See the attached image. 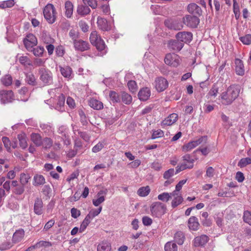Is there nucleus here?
I'll use <instances>...</instances> for the list:
<instances>
[{
  "label": "nucleus",
  "instance_id": "nucleus-1",
  "mask_svg": "<svg viewBox=\"0 0 251 251\" xmlns=\"http://www.w3.org/2000/svg\"><path fill=\"white\" fill-rule=\"evenodd\" d=\"M240 90L241 86L238 84L229 86L220 95L222 103L226 105L231 104L239 96Z\"/></svg>",
  "mask_w": 251,
  "mask_h": 251
},
{
  "label": "nucleus",
  "instance_id": "nucleus-2",
  "mask_svg": "<svg viewBox=\"0 0 251 251\" xmlns=\"http://www.w3.org/2000/svg\"><path fill=\"white\" fill-rule=\"evenodd\" d=\"M57 14L56 9L52 4L48 3L44 8V17L50 24H52L56 21Z\"/></svg>",
  "mask_w": 251,
  "mask_h": 251
},
{
  "label": "nucleus",
  "instance_id": "nucleus-3",
  "mask_svg": "<svg viewBox=\"0 0 251 251\" xmlns=\"http://www.w3.org/2000/svg\"><path fill=\"white\" fill-rule=\"evenodd\" d=\"M165 204L160 202H153L150 206L151 214L155 217H160L166 212Z\"/></svg>",
  "mask_w": 251,
  "mask_h": 251
},
{
  "label": "nucleus",
  "instance_id": "nucleus-4",
  "mask_svg": "<svg viewBox=\"0 0 251 251\" xmlns=\"http://www.w3.org/2000/svg\"><path fill=\"white\" fill-rule=\"evenodd\" d=\"M194 160L189 154H185L182 157V163L176 167V174L187 169H192L194 166Z\"/></svg>",
  "mask_w": 251,
  "mask_h": 251
},
{
  "label": "nucleus",
  "instance_id": "nucleus-5",
  "mask_svg": "<svg viewBox=\"0 0 251 251\" xmlns=\"http://www.w3.org/2000/svg\"><path fill=\"white\" fill-rule=\"evenodd\" d=\"M166 64L173 67H177L181 62L180 57L174 53H167L164 58Z\"/></svg>",
  "mask_w": 251,
  "mask_h": 251
},
{
  "label": "nucleus",
  "instance_id": "nucleus-6",
  "mask_svg": "<svg viewBox=\"0 0 251 251\" xmlns=\"http://www.w3.org/2000/svg\"><path fill=\"white\" fill-rule=\"evenodd\" d=\"M40 75V79L46 84H51L52 83V74L49 70L41 68L39 70Z\"/></svg>",
  "mask_w": 251,
  "mask_h": 251
},
{
  "label": "nucleus",
  "instance_id": "nucleus-7",
  "mask_svg": "<svg viewBox=\"0 0 251 251\" xmlns=\"http://www.w3.org/2000/svg\"><path fill=\"white\" fill-rule=\"evenodd\" d=\"M57 132L61 135L57 138L61 137L65 145L69 146L71 144V141L69 135V129L66 126H60L58 129Z\"/></svg>",
  "mask_w": 251,
  "mask_h": 251
},
{
  "label": "nucleus",
  "instance_id": "nucleus-8",
  "mask_svg": "<svg viewBox=\"0 0 251 251\" xmlns=\"http://www.w3.org/2000/svg\"><path fill=\"white\" fill-rule=\"evenodd\" d=\"M23 42L25 48L28 51L31 50L32 48L37 44V38L32 34H27Z\"/></svg>",
  "mask_w": 251,
  "mask_h": 251
},
{
  "label": "nucleus",
  "instance_id": "nucleus-9",
  "mask_svg": "<svg viewBox=\"0 0 251 251\" xmlns=\"http://www.w3.org/2000/svg\"><path fill=\"white\" fill-rule=\"evenodd\" d=\"M183 23L187 26L196 28L200 23V19L197 16L187 15L183 18Z\"/></svg>",
  "mask_w": 251,
  "mask_h": 251
},
{
  "label": "nucleus",
  "instance_id": "nucleus-10",
  "mask_svg": "<svg viewBox=\"0 0 251 251\" xmlns=\"http://www.w3.org/2000/svg\"><path fill=\"white\" fill-rule=\"evenodd\" d=\"M207 138L206 136H202L199 139L189 142L184 145L182 147V151L184 152L189 151L194 148L201 144L203 142H206Z\"/></svg>",
  "mask_w": 251,
  "mask_h": 251
},
{
  "label": "nucleus",
  "instance_id": "nucleus-11",
  "mask_svg": "<svg viewBox=\"0 0 251 251\" xmlns=\"http://www.w3.org/2000/svg\"><path fill=\"white\" fill-rule=\"evenodd\" d=\"M14 99L13 92L11 90H0V100L2 103L11 102Z\"/></svg>",
  "mask_w": 251,
  "mask_h": 251
},
{
  "label": "nucleus",
  "instance_id": "nucleus-12",
  "mask_svg": "<svg viewBox=\"0 0 251 251\" xmlns=\"http://www.w3.org/2000/svg\"><path fill=\"white\" fill-rule=\"evenodd\" d=\"M176 37V39L181 43H190L193 39V34L190 32L182 31L177 33Z\"/></svg>",
  "mask_w": 251,
  "mask_h": 251
},
{
  "label": "nucleus",
  "instance_id": "nucleus-13",
  "mask_svg": "<svg viewBox=\"0 0 251 251\" xmlns=\"http://www.w3.org/2000/svg\"><path fill=\"white\" fill-rule=\"evenodd\" d=\"M155 87L158 92L164 91L168 86V82L163 77H157L155 80Z\"/></svg>",
  "mask_w": 251,
  "mask_h": 251
},
{
  "label": "nucleus",
  "instance_id": "nucleus-14",
  "mask_svg": "<svg viewBox=\"0 0 251 251\" xmlns=\"http://www.w3.org/2000/svg\"><path fill=\"white\" fill-rule=\"evenodd\" d=\"M178 115L176 113L170 114L167 118L163 120L161 123V126L162 128L166 126H170L175 124L178 119Z\"/></svg>",
  "mask_w": 251,
  "mask_h": 251
},
{
  "label": "nucleus",
  "instance_id": "nucleus-15",
  "mask_svg": "<svg viewBox=\"0 0 251 251\" xmlns=\"http://www.w3.org/2000/svg\"><path fill=\"white\" fill-rule=\"evenodd\" d=\"M208 240V236L203 234L196 237L193 241V244L195 247H204Z\"/></svg>",
  "mask_w": 251,
  "mask_h": 251
},
{
  "label": "nucleus",
  "instance_id": "nucleus-16",
  "mask_svg": "<svg viewBox=\"0 0 251 251\" xmlns=\"http://www.w3.org/2000/svg\"><path fill=\"white\" fill-rule=\"evenodd\" d=\"M74 48L76 50L84 51L90 48V45L87 41L79 39L74 43Z\"/></svg>",
  "mask_w": 251,
  "mask_h": 251
},
{
  "label": "nucleus",
  "instance_id": "nucleus-17",
  "mask_svg": "<svg viewBox=\"0 0 251 251\" xmlns=\"http://www.w3.org/2000/svg\"><path fill=\"white\" fill-rule=\"evenodd\" d=\"M168 48L173 51H179L184 46V43L176 40H170L167 44Z\"/></svg>",
  "mask_w": 251,
  "mask_h": 251
},
{
  "label": "nucleus",
  "instance_id": "nucleus-18",
  "mask_svg": "<svg viewBox=\"0 0 251 251\" xmlns=\"http://www.w3.org/2000/svg\"><path fill=\"white\" fill-rule=\"evenodd\" d=\"M34 212L38 215H40L43 212V202L41 199L36 198L34 204Z\"/></svg>",
  "mask_w": 251,
  "mask_h": 251
},
{
  "label": "nucleus",
  "instance_id": "nucleus-19",
  "mask_svg": "<svg viewBox=\"0 0 251 251\" xmlns=\"http://www.w3.org/2000/svg\"><path fill=\"white\" fill-rule=\"evenodd\" d=\"M139 99L142 101H146L151 96V90L148 87H144L140 89L138 94Z\"/></svg>",
  "mask_w": 251,
  "mask_h": 251
},
{
  "label": "nucleus",
  "instance_id": "nucleus-20",
  "mask_svg": "<svg viewBox=\"0 0 251 251\" xmlns=\"http://www.w3.org/2000/svg\"><path fill=\"white\" fill-rule=\"evenodd\" d=\"M60 72L61 75L65 78L70 79L72 78V73L73 71L72 68L68 66H65L62 67L59 66Z\"/></svg>",
  "mask_w": 251,
  "mask_h": 251
},
{
  "label": "nucleus",
  "instance_id": "nucleus-21",
  "mask_svg": "<svg viewBox=\"0 0 251 251\" xmlns=\"http://www.w3.org/2000/svg\"><path fill=\"white\" fill-rule=\"evenodd\" d=\"M188 226L190 230H197L200 226L198 218L195 216L191 217L188 220Z\"/></svg>",
  "mask_w": 251,
  "mask_h": 251
},
{
  "label": "nucleus",
  "instance_id": "nucleus-22",
  "mask_svg": "<svg viewBox=\"0 0 251 251\" xmlns=\"http://www.w3.org/2000/svg\"><path fill=\"white\" fill-rule=\"evenodd\" d=\"M187 9L189 13L193 14H196L200 16L202 14V10L201 8L194 3L189 4L188 5Z\"/></svg>",
  "mask_w": 251,
  "mask_h": 251
},
{
  "label": "nucleus",
  "instance_id": "nucleus-23",
  "mask_svg": "<svg viewBox=\"0 0 251 251\" xmlns=\"http://www.w3.org/2000/svg\"><path fill=\"white\" fill-rule=\"evenodd\" d=\"M97 24L99 28L103 31H108L110 29L106 20L100 17L97 18Z\"/></svg>",
  "mask_w": 251,
  "mask_h": 251
},
{
  "label": "nucleus",
  "instance_id": "nucleus-24",
  "mask_svg": "<svg viewBox=\"0 0 251 251\" xmlns=\"http://www.w3.org/2000/svg\"><path fill=\"white\" fill-rule=\"evenodd\" d=\"M235 64L236 74L239 75H244L245 70L242 60L239 59H236L235 60Z\"/></svg>",
  "mask_w": 251,
  "mask_h": 251
},
{
  "label": "nucleus",
  "instance_id": "nucleus-25",
  "mask_svg": "<svg viewBox=\"0 0 251 251\" xmlns=\"http://www.w3.org/2000/svg\"><path fill=\"white\" fill-rule=\"evenodd\" d=\"M64 6L65 9V16L68 18H70L73 15L74 5L71 1L67 0L65 2Z\"/></svg>",
  "mask_w": 251,
  "mask_h": 251
},
{
  "label": "nucleus",
  "instance_id": "nucleus-26",
  "mask_svg": "<svg viewBox=\"0 0 251 251\" xmlns=\"http://www.w3.org/2000/svg\"><path fill=\"white\" fill-rule=\"evenodd\" d=\"M89 106L94 109L100 110L103 108V103L94 98L90 99L88 102Z\"/></svg>",
  "mask_w": 251,
  "mask_h": 251
},
{
  "label": "nucleus",
  "instance_id": "nucleus-27",
  "mask_svg": "<svg viewBox=\"0 0 251 251\" xmlns=\"http://www.w3.org/2000/svg\"><path fill=\"white\" fill-rule=\"evenodd\" d=\"M46 183V180L43 176L36 174L33 177V185L34 186L43 185Z\"/></svg>",
  "mask_w": 251,
  "mask_h": 251
},
{
  "label": "nucleus",
  "instance_id": "nucleus-28",
  "mask_svg": "<svg viewBox=\"0 0 251 251\" xmlns=\"http://www.w3.org/2000/svg\"><path fill=\"white\" fill-rule=\"evenodd\" d=\"M30 139L31 141L37 147L42 146V138L41 136L38 133H32L30 135Z\"/></svg>",
  "mask_w": 251,
  "mask_h": 251
},
{
  "label": "nucleus",
  "instance_id": "nucleus-29",
  "mask_svg": "<svg viewBox=\"0 0 251 251\" xmlns=\"http://www.w3.org/2000/svg\"><path fill=\"white\" fill-rule=\"evenodd\" d=\"M77 13L81 16H85L90 13L91 10L89 7L86 5H83L79 4L77 5Z\"/></svg>",
  "mask_w": 251,
  "mask_h": 251
},
{
  "label": "nucleus",
  "instance_id": "nucleus-30",
  "mask_svg": "<svg viewBox=\"0 0 251 251\" xmlns=\"http://www.w3.org/2000/svg\"><path fill=\"white\" fill-rule=\"evenodd\" d=\"M72 127L75 136L77 137L78 136H79L81 138L86 141H88L89 140L90 137L86 132L79 131L78 129H76L75 126L72 125Z\"/></svg>",
  "mask_w": 251,
  "mask_h": 251
},
{
  "label": "nucleus",
  "instance_id": "nucleus-31",
  "mask_svg": "<svg viewBox=\"0 0 251 251\" xmlns=\"http://www.w3.org/2000/svg\"><path fill=\"white\" fill-rule=\"evenodd\" d=\"M111 245L106 241H103L100 243L97 247V251H110Z\"/></svg>",
  "mask_w": 251,
  "mask_h": 251
},
{
  "label": "nucleus",
  "instance_id": "nucleus-32",
  "mask_svg": "<svg viewBox=\"0 0 251 251\" xmlns=\"http://www.w3.org/2000/svg\"><path fill=\"white\" fill-rule=\"evenodd\" d=\"M25 80L26 83L32 86H35L37 84L35 77L32 73L26 74Z\"/></svg>",
  "mask_w": 251,
  "mask_h": 251
},
{
  "label": "nucleus",
  "instance_id": "nucleus-33",
  "mask_svg": "<svg viewBox=\"0 0 251 251\" xmlns=\"http://www.w3.org/2000/svg\"><path fill=\"white\" fill-rule=\"evenodd\" d=\"M174 239L178 245H182L185 239L183 233L180 231H177L175 234Z\"/></svg>",
  "mask_w": 251,
  "mask_h": 251
},
{
  "label": "nucleus",
  "instance_id": "nucleus-34",
  "mask_svg": "<svg viewBox=\"0 0 251 251\" xmlns=\"http://www.w3.org/2000/svg\"><path fill=\"white\" fill-rule=\"evenodd\" d=\"M20 147L25 149L27 147V137L25 134H19L18 136Z\"/></svg>",
  "mask_w": 251,
  "mask_h": 251
},
{
  "label": "nucleus",
  "instance_id": "nucleus-35",
  "mask_svg": "<svg viewBox=\"0 0 251 251\" xmlns=\"http://www.w3.org/2000/svg\"><path fill=\"white\" fill-rule=\"evenodd\" d=\"M177 246L173 241L168 242L164 245L165 251H177Z\"/></svg>",
  "mask_w": 251,
  "mask_h": 251
},
{
  "label": "nucleus",
  "instance_id": "nucleus-36",
  "mask_svg": "<svg viewBox=\"0 0 251 251\" xmlns=\"http://www.w3.org/2000/svg\"><path fill=\"white\" fill-rule=\"evenodd\" d=\"M24 231L23 230H19L16 231L13 236V241L14 243H17L22 240L24 236Z\"/></svg>",
  "mask_w": 251,
  "mask_h": 251
},
{
  "label": "nucleus",
  "instance_id": "nucleus-37",
  "mask_svg": "<svg viewBox=\"0 0 251 251\" xmlns=\"http://www.w3.org/2000/svg\"><path fill=\"white\" fill-rule=\"evenodd\" d=\"M31 176L28 173H23L20 174V182L22 185H25L28 183Z\"/></svg>",
  "mask_w": 251,
  "mask_h": 251
},
{
  "label": "nucleus",
  "instance_id": "nucleus-38",
  "mask_svg": "<svg viewBox=\"0 0 251 251\" xmlns=\"http://www.w3.org/2000/svg\"><path fill=\"white\" fill-rule=\"evenodd\" d=\"M92 220V219L91 218L89 215H86L80 225V228L79 229L80 232H83L85 230L87 226L90 224Z\"/></svg>",
  "mask_w": 251,
  "mask_h": 251
},
{
  "label": "nucleus",
  "instance_id": "nucleus-39",
  "mask_svg": "<svg viewBox=\"0 0 251 251\" xmlns=\"http://www.w3.org/2000/svg\"><path fill=\"white\" fill-rule=\"evenodd\" d=\"M110 100L113 103H118L120 101V97L115 91H110L109 93Z\"/></svg>",
  "mask_w": 251,
  "mask_h": 251
},
{
  "label": "nucleus",
  "instance_id": "nucleus-40",
  "mask_svg": "<svg viewBox=\"0 0 251 251\" xmlns=\"http://www.w3.org/2000/svg\"><path fill=\"white\" fill-rule=\"evenodd\" d=\"M150 191L151 189L149 186L142 187L137 191V194L141 197H146L149 194Z\"/></svg>",
  "mask_w": 251,
  "mask_h": 251
},
{
  "label": "nucleus",
  "instance_id": "nucleus-41",
  "mask_svg": "<svg viewBox=\"0 0 251 251\" xmlns=\"http://www.w3.org/2000/svg\"><path fill=\"white\" fill-rule=\"evenodd\" d=\"M121 98L122 101L126 104H129L132 102V97L125 92L122 93Z\"/></svg>",
  "mask_w": 251,
  "mask_h": 251
},
{
  "label": "nucleus",
  "instance_id": "nucleus-42",
  "mask_svg": "<svg viewBox=\"0 0 251 251\" xmlns=\"http://www.w3.org/2000/svg\"><path fill=\"white\" fill-rule=\"evenodd\" d=\"M30 51H31L33 52V54L36 56H42L43 54L44 51V49L43 47H42L41 46H38L35 48L33 47L32 48V50H30Z\"/></svg>",
  "mask_w": 251,
  "mask_h": 251
},
{
  "label": "nucleus",
  "instance_id": "nucleus-43",
  "mask_svg": "<svg viewBox=\"0 0 251 251\" xmlns=\"http://www.w3.org/2000/svg\"><path fill=\"white\" fill-rule=\"evenodd\" d=\"M251 164V158H243L240 160L238 163V166L241 168L245 167L247 165Z\"/></svg>",
  "mask_w": 251,
  "mask_h": 251
},
{
  "label": "nucleus",
  "instance_id": "nucleus-44",
  "mask_svg": "<svg viewBox=\"0 0 251 251\" xmlns=\"http://www.w3.org/2000/svg\"><path fill=\"white\" fill-rule=\"evenodd\" d=\"M1 81L4 85L8 86L12 84V78L11 76L9 75H5L1 78Z\"/></svg>",
  "mask_w": 251,
  "mask_h": 251
},
{
  "label": "nucleus",
  "instance_id": "nucleus-45",
  "mask_svg": "<svg viewBox=\"0 0 251 251\" xmlns=\"http://www.w3.org/2000/svg\"><path fill=\"white\" fill-rule=\"evenodd\" d=\"M101 38L98 35V32L96 31H93L90 36V41L92 44H94Z\"/></svg>",
  "mask_w": 251,
  "mask_h": 251
},
{
  "label": "nucleus",
  "instance_id": "nucleus-46",
  "mask_svg": "<svg viewBox=\"0 0 251 251\" xmlns=\"http://www.w3.org/2000/svg\"><path fill=\"white\" fill-rule=\"evenodd\" d=\"M19 61L20 63L25 66L31 65L30 59L26 56H20L19 57Z\"/></svg>",
  "mask_w": 251,
  "mask_h": 251
},
{
  "label": "nucleus",
  "instance_id": "nucleus-47",
  "mask_svg": "<svg viewBox=\"0 0 251 251\" xmlns=\"http://www.w3.org/2000/svg\"><path fill=\"white\" fill-rule=\"evenodd\" d=\"M183 201V199L182 196H177L176 198H174L171 204L173 208H175L181 204Z\"/></svg>",
  "mask_w": 251,
  "mask_h": 251
},
{
  "label": "nucleus",
  "instance_id": "nucleus-48",
  "mask_svg": "<svg viewBox=\"0 0 251 251\" xmlns=\"http://www.w3.org/2000/svg\"><path fill=\"white\" fill-rule=\"evenodd\" d=\"M14 5V1L13 0H8L4 1L0 3V8L5 9L6 8H11Z\"/></svg>",
  "mask_w": 251,
  "mask_h": 251
},
{
  "label": "nucleus",
  "instance_id": "nucleus-49",
  "mask_svg": "<svg viewBox=\"0 0 251 251\" xmlns=\"http://www.w3.org/2000/svg\"><path fill=\"white\" fill-rule=\"evenodd\" d=\"M158 199L164 202H167L171 198V195L167 192H164L158 196Z\"/></svg>",
  "mask_w": 251,
  "mask_h": 251
},
{
  "label": "nucleus",
  "instance_id": "nucleus-50",
  "mask_svg": "<svg viewBox=\"0 0 251 251\" xmlns=\"http://www.w3.org/2000/svg\"><path fill=\"white\" fill-rule=\"evenodd\" d=\"M93 45L96 46L98 50L100 51L103 50L105 49V44L104 42L101 38Z\"/></svg>",
  "mask_w": 251,
  "mask_h": 251
},
{
  "label": "nucleus",
  "instance_id": "nucleus-51",
  "mask_svg": "<svg viewBox=\"0 0 251 251\" xmlns=\"http://www.w3.org/2000/svg\"><path fill=\"white\" fill-rule=\"evenodd\" d=\"M42 145H43L45 148L49 149L52 146L53 141L50 138L46 137L42 140Z\"/></svg>",
  "mask_w": 251,
  "mask_h": 251
},
{
  "label": "nucleus",
  "instance_id": "nucleus-52",
  "mask_svg": "<svg viewBox=\"0 0 251 251\" xmlns=\"http://www.w3.org/2000/svg\"><path fill=\"white\" fill-rule=\"evenodd\" d=\"M129 90L132 93H135L137 90L136 82L134 80H130L127 83Z\"/></svg>",
  "mask_w": 251,
  "mask_h": 251
},
{
  "label": "nucleus",
  "instance_id": "nucleus-53",
  "mask_svg": "<svg viewBox=\"0 0 251 251\" xmlns=\"http://www.w3.org/2000/svg\"><path fill=\"white\" fill-rule=\"evenodd\" d=\"M219 91V88L216 85L214 84L211 89L210 90L208 93V95L209 97H215L217 94L218 93Z\"/></svg>",
  "mask_w": 251,
  "mask_h": 251
},
{
  "label": "nucleus",
  "instance_id": "nucleus-54",
  "mask_svg": "<svg viewBox=\"0 0 251 251\" xmlns=\"http://www.w3.org/2000/svg\"><path fill=\"white\" fill-rule=\"evenodd\" d=\"M239 39L244 44L250 45L251 44V34H247L240 37Z\"/></svg>",
  "mask_w": 251,
  "mask_h": 251
},
{
  "label": "nucleus",
  "instance_id": "nucleus-55",
  "mask_svg": "<svg viewBox=\"0 0 251 251\" xmlns=\"http://www.w3.org/2000/svg\"><path fill=\"white\" fill-rule=\"evenodd\" d=\"M69 35L70 37L73 40V43L78 40L77 38L79 37V33L75 29H71L69 31Z\"/></svg>",
  "mask_w": 251,
  "mask_h": 251
},
{
  "label": "nucleus",
  "instance_id": "nucleus-56",
  "mask_svg": "<svg viewBox=\"0 0 251 251\" xmlns=\"http://www.w3.org/2000/svg\"><path fill=\"white\" fill-rule=\"evenodd\" d=\"M35 245L36 248H40L42 247L47 248L51 247L52 246V244L48 241H40L35 244Z\"/></svg>",
  "mask_w": 251,
  "mask_h": 251
},
{
  "label": "nucleus",
  "instance_id": "nucleus-57",
  "mask_svg": "<svg viewBox=\"0 0 251 251\" xmlns=\"http://www.w3.org/2000/svg\"><path fill=\"white\" fill-rule=\"evenodd\" d=\"M175 174V170L174 169H170L165 171L163 174V177L165 179H169L172 177Z\"/></svg>",
  "mask_w": 251,
  "mask_h": 251
},
{
  "label": "nucleus",
  "instance_id": "nucleus-58",
  "mask_svg": "<svg viewBox=\"0 0 251 251\" xmlns=\"http://www.w3.org/2000/svg\"><path fill=\"white\" fill-rule=\"evenodd\" d=\"M244 221L251 226V212L249 211H246L244 213Z\"/></svg>",
  "mask_w": 251,
  "mask_h": 251
},
{
  "label": "nucleus",
  "instance_id": "nucleus-59",
  "mask_svg": "<svg viewBox=\"0 0 251 251\" xmlns=\"http://www.w3.org/2000/svg\"><path fill=\"white\" fill-rule=\"evenodd\" d=\"M85 5H88L93 9H95L97 6V2L96 0H82Z\"/></svg>",
  "mask_w": 251,
  "mask_h": 251
},
{
  "label": "nucleus",
  "instance_id": "nucleus-60",
  "mask_svg": "<svg viewBox=\"0 0 251 251\" xmlns=\"http://www.w3.org/2000/svg\"><path fill=\"white\" fill-rule=\"evenodd\" d=\"M233 12L236 19L239 17V6L236 0H233Z\"/></svg>",
  "mask_w": 251,
  "mask_h": 251
},
{
  "label": "nucleus",
  "instance_id": "nucleus-61",
  "mask_svg": "<svg viewBox=\"0 0 251 251\" xmlns=\"http://www.w3.org/2000/svg\"><path fill=\"white\" fill-rule=\"evenodd\" d=\"M41 39L42 40L47 44L51 43L53 41V39L46 33L42 34Z\"/></svg>",
  "mask_w": 251,
  "mask_h": 251
},
{
  "label": "nucleus",
  "instance_id": "nucleus-62",
  "mask_svg": "<svg viewBox=\"0 0 251 251\" xmlns=\"http://www.w3.org/2000/svg\"><path fill=\"white\" fill-rule=\"evenodd\" d=\"M102 207H100L98 209H93L90 211L87 215H89L92 219L98 215L101 211Z\"/></svg>",
  "mask_w": 251,
  "mask_h": 251
},
{
  "label": "nucleus",
  "instance_id": "nucleus-63",
  "mask_svg": "<svg viewBox=\"0 0 251 251\" xmlns=\"http://www.w3.org/2000/svg\"><path fill=\"white\" fill-rule=\"evenodd\" d=\"M97 199L93 200V204L95 206H99L105 201L104 196H97Z\"/></svg>",
  "mask_w": 251,
  "mask_h": 251
},
{
  "label": "nucleus",
  "instance_id": "nucleus-64",
  "mask_svg": "<svg viewBox=\"0 0 251 251\" xmlns=\"http://www.w3.org/2000/svg\"><path fill=\"white\" fill-rule=\"evenodd\" d=\"M78 24L82 31L86 32L88 31L89 25L85 22L83 21H80L79 22Z\"/></svg>",
  "mask_w": 251,
  "mask_h": 251
}]
</instances>
